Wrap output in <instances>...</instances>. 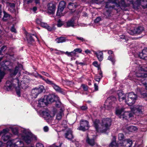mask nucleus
Wrapping results in <instances>:
<instances>
[{
	"instance_id": "12",
	"label": "nucleus",
	"mask_w": 147,
	"mask_h": 147,
	"mask_svg": "<svg viewBox=\"0 0 147 147\" xmlns=\"http://www.w3.org/2000/svg\"><path fill=\"white\" fill-rule=\"evenodd\" d=\"M47 84L52 85L53 88L56 91L63 94H65L64 90L60 88L59 86L54 83L53 81L50 80H48L47 81Z\"/></svg>"
},
{
	"instance_id": "59",
	"label": "nucleus",
	"mask_w": 147,
	"mask_h": 147,
	"mask_svg": "<svg viewBox=\"0 0 147 147\" xmlns=\"http://www.w3.org/2000/svg\"><path fill=\"white\" fill-rule=\"evenodd\" d=\"M61 102L59 101L58 102H56V106L58 107H60L61 105Z\"/></svg>"
},
{
	"instance_id": "32",
	"label": "nucleus",
	"mask_w": 147,
	"mask_h": 147,
	"mask_svg": "<svg viewBox=\"0 0 147 147\" xmlns=\"http://www.w3.org/2000/svg\"><path fill=\"white\" fill-rule=\"evenodd\" d=\"M26 38L28 43L30 45H31L32 42L34 41V40L32 38L31 34L27 35H26Z\"/></svg>"
},
{
	"instance_id": "15",
	"label": "nucleus",
	"mask_w": 147,
	"mask_h": 147,
	"mask_svg": "<svg viewBox=\"0 0 147 147\" xmlns=\"http://www.w3.org/2000/svg\"><path fill=\"white\" fill-rule=\"evenodd\" d=\"M110 3H114L115 6L117 7H119L120 6L125 7L126 6L125 3V0H121L120 2L119 0H108Z\"/></svg>"
},
{
	"instance_id": "54",
	"label": "nucleus",
	"mask_w": 147,
	"mask_h": 147,
	"mask_svg": "<svg viewBox=\"0 0 147 147\" xmlns=\"http://www.w3.org/2000/svg\"><path fill=\"white\" fill-rule=\"evenodd\" d=\"M93 64L95 67H97L98 70L100 69V67L98 64V62L97 61L94 62L93 63Z\"/></svg>"
},
{
	"instance_id": "46",
	"label": "nucleus",
	"mask_w": 147,
	"mask_h": 147,
	"mask_svg": "<svg viewBox=\"0 0 147 147\" xmlns=\"http://www.w3.org/2000/svg\"><path fill=\"white\" fill-rule=\"evenodd\" d=\"M54 97L53 98L54 99V101H56L57 102L60 101L59 98V97L57 95L54 94Z\"/></svg>"
},
{
	"instance_id": "17",
	"label": "nucleus",
	"mask_w": 147,
	"mask_h": 147,
	"mask_svg": "<svg viewBox=\"0 0 147 147\" xmlns=\"http://www.w3.org/2000/svg\"><path fill=\"white\" fill-rule=\"evenodd\" d=\"M119 97V100L121 102H124L125 103L127 98V94H125L121 91H119L118 92Z\"/></svg>"
},
{
	"instance_id": "19",
	"label": "nucleus",
	"mask_w": 147,
	"mask_h": 147,
	"mask_svg": "<svg viewBox=\"0 0 147 147\" xmlns=\"http://www.w3.org/2000/svg\"><path fill=\"white\" fill-rule=\"evenodd\" d=\"M48 11L50 14H53L55 11V6L53 3H50L47 5Z\"/></svg>"
},
{
	"instance_id": "37",
	"label": "nucleus",
	"mask_w": 147,
	"mask_h": 147,
	"mask_svg": "<svg viewBox=\"0 0 147 147\" xmlns=\"http://www.w3.org/2000/svg\"><path fill=\"white\" fill-rule=\"evenodd\" d=\"M65 54L67 55L68 56L72 57L75 56L76 54V53H75L74 51V50L70 52H69L68 51H66L65 53Z\"/></svg>"
},
{
	"instance_id": "2",
	"label": "nucleus",
	"mask_w": 147,
	"mask_h": 147,
	"mask_svg": "<svg viewBox=\"0 0 147 147\" xmlns=\"http://www.w3.org/2000/svg\"><path fill=\"white\" fill-rule=\"evenodd\" d=\"M19 82V80L18 78L14 79L13 81H10L8 80L6 82L5 86L8 91L11 90L14 88H15L17 94L20 97V92Z\"/></svg>"
},
{
	"instance_id": "34",
	"label": "nucleus",
	"mask_w": 147,
	"mask_h": 147,
	"mask_svg": "<svg viewBox=\"0 0 147 147\" xmlns=\"http://www.w3.org/2000/svg\"><path fill=\"white\" fill-rule=\"evenodd\" d=\"M127 129L129 132H133L137 131L138 128L136 126H130L127 127Z\"/></svg>"
},
{
	"instance_id": "14",
	"label": "nucleus",
	"mask_w": 147,
	"mask_h": 147,
	"mask_svg": "<svg viewBox=\"0 0 147 147\" xmlns=\"http://www.w3.org/2000/svg\"><path fill=\"white\" fill-rule=\"evenodd\" d=\"M9 130L8 129H3L0 132V135L3 134V135L2 136L1 139L4 141H5L8 140L11 137V135L8 133Z\"/></svg>"
},
{
	"instance_id": "30",
	"label": "nucleus",
	"mask_w": 147,
	"mask_h": 147,
	"mask_svg": "<svg viewBox=\"0 0 147 147\" xmlns=\"http://www.w3.org/2000/svg\"><path fill=\"white\" fill-rule=\"evenodd\" d=\"M65 2L63 1H62L59 3L58 8L60 10H63L65 7Z\"/></svg>"
},
{
	"instance_id": "41",
	"label": "nucleus",
	"mask_w": 147,
	"mask_h": 147,
	"mask_svg": "<svg viewBox=\"0 0 147 147\" xmlns=\"http://www.w3.org/2000/svg\"><path fill=\"white\" fill-rule=\"evenodd\" d=\"M124 136L122 134H118V139L120 141H123V142L124 140Z\"/></svg>"
},
{
	"instance_id": "62",
	"label": "nucleus",
	"mask_w": 147,
	"mask_h": 147,
	"mask_svg": "<svg viewBox=\"0 0 147 147\" xmlns=\"http://www.w3.org/2000/svg\"><path fill=\"white\" fill-rule=\"evenodd\" d=\"M43 129L44 131L45 132L48 131L49 129L48 127L47 126H45L44 127Z\"/></svg>"
},
{
	"instance_id": "57",
	"label": "nucleus",
	"mask_w": 147,
	"mask_h": 147,
	"mask_svg": "<svg viewBox=\"0 0 147 147\" xmlns=\"http://www.w3.org/2000/svg\"><path fill=\"white\" fill-rule=\"evenodd\" d=\"M36 147H44V146L42 143H38L36 144Z\"/></svg>"
},
{
	"instance_id": "22",
	"label": "nucleus",
	"mask_w": 147,
	"mask_h": 147,
	"mask_svg": "<svg viewBox=\"0 0 147 147\" xmlns=\"http://www.w3.org/2000/svg\"><path fill=\"white\" fill-rule=\"evenodd\" d=\"M121 146H123L125 147H131L132 144V142L131 140L129 139H128L124 140L123 142L121 143Z\"/></svg>"
},
{
	"instance_id": "4",
	"label": "nucleus",
	"mask_w": 147,
	"mask_h": 147,
	"mask_svg": "<svg viewBox=\"0 0 147 147\" xmlns=\"http://www.w3.org/2000/svg\"><path fill=\"white\" fill-rule=\"evenodd\" d=\"M129 2L132 5L133 8L135 9H138L140 5L144 9L147 8V1L146 0H132Z\"/></svg>"
},
{
	"instance_id": "52",
	"label": "nucleus",
	"mask_w": 147,
	"mask_h": 147,
	"mask_svg": "<svg viewBox=\"0 0 147 147\" xmlns=\"http://www.w3.org/2000/svg\"><path fill=\"white\" fill-rule=\"evenodd\" d=\"M74 51L76 53L77 52L78 53H81L82 52V50L80 48H77L75 49L74 50Z\"/></svg>"
},
{
	"instance_id": "21",
	"label": "nucleus",
	"mask_w": 147,
	"mask_h": 147,
	"mask_svg": "<svg viewBox=\"0 0 147 147\" xmlns=\"http://www.w3.org/2000/svg\"><path fill=\"white\" fill-rule=\"evenodd\" d=\"M65 137L68 140H71L74 138L72 131L70 129H67L65 135Z\"/></svg>"
},
{
	"instance_id": "10",
	"label": "nucleus",
	"mask_w": 147,
	"mask_h": 147,
	"mask_svg": "<svg viewBox=\"0 0 147 147\" xmlns=\"http://www.w3.org/2000/svg\"><path fill=\"white\" fill-rule=\"evenodd\" d=\"M89 127L88 122L85 120H82L80 121V126L78 129L83 131H85L88 129Z\"/></svg>"
},
{
	"instance_id": "29",
	"label": "nucleus",
	"mask_w": 147,
	"mask_h": 147,
	"mask_svg": "<svg viewBox=\"0 0 147 147\" xmlns=\"http://www.w3.org/2000/svg\"><path fill=\"white\" fill-rule=\"evenodd\" d=\"M5 75V70L2 67H0V82H1Z\"/></svg>"
},
{
	"instance_id": "56",
	"label": "nucleus",
	"mask_w": 147,
	"mask_h": 147,
	"mask_svg": "<svg viewBox=\"0 0 147 147\" xmlns=\"http://www.w3.org/2000/svg\"><path fill=\"white\" fill-rule=\"evenodd\" d=\"M101 20V18L99 17H97L94 20L95 23H97Z\"/></svg>"
},
{
	"instance_id": "35",
	"label": "nucleus",
	"mask_w": 147,
	"mask_h": 147,
	"mask_svg": "<svg viewBox=\"0 0 147 147\" xmlns=\"http://www.w3.org/2000/svg\"><path fill=\"white\" fill-rule=\"evenodd\" d=\"M56 41L57 43H62L66 41V39L64 37H61L57 38Z\"/></svg>"
},
{
	"instance_id": "51",
	"label": "nucleus",
	"mask_w": 147,
	"mask_h": 147,
	"mask_svg": "<svg viewBox=\"0 0 147 147\" xmlns=\"http://www.w3.org/2000/svg\"><path fill=\"white\" fill-rule=\"evenodd\" d=\"M101 78V77L100 76H95V79L96 80V81L99 82L100 81V79Z\"/></svg>"
},
{
	"instance_id": "60",
	"label": "nucleus",
	"mask_w": 147,
	"mask_h": 147,
	"mask_svg": "<svg viewBox=\"0 0 147 147\" xmlns=\"http://www.w3.org/2000/svg\"><path fill=\"white\" fill-rule=\"evenodd\" d=\"M80 108L82 110H85L87 109V107L86 105L82 106Z\"/></svg>"
},
{
	"instance_id": "3",
	"label": "nucleus",
	"mask_w": 147,
	"mask_h": 147,
	"mask_svg": "<svg viewBox=\"0 0 147 147\" xmlns=\"http://www.w3.org/2000/svg\"><path fill=\"white\" fill-rule=\"evenodd\" d=\"M124 109H117L115 113L116 115H118L123 120H129V119L133 116V113L131 111L126 112L124 110Z\"/></svg>"
},
{
	"instance_id": "45",
	"label": "nucleus",
	"mask_w": 147,
	"mask_h": 147,
	"mask_svg": "<svg viewBox=\"0 0 147 147\" xmlns=\"http://www.w3.org/2000/svg\"><path fill=\"white\" fill-rule=\"evenodd\" d=\"M63 10H60L58 8V10L57 13V16H63V15L62 13V12Z\"/></svg>"
},
{
	"instance_id": "47",
	"label": "nucleus",
	"mask_w": 147,
	"mask_h": 147,
	"mask_svg": "<svg viewBox=\"0 0 147 147\" xmlns=\"http://www.w3.org/2000/svg\"><path fill=\"white\" fill-rule=\"evenodd\" d=\"M120 37L121 39H125V41H127L128 40V38L127 36H125L124 35H120Z\"/></svg>"
},
{
	"instance_id": "26",
	"label": "nucleus",
	"mask_w": 147,
	"mask_h": 147,
	"mask_svg": "<svg viewBox=\"0 0 147 147\" xmlns=\"http://www.w3.org/2000/svg\"><path fill=\"white\" fill-rule=\"evenodd\" d=\"M44 117L46 119H51L52 117L51 116L50 114L46 111H43L42 112Z\"/></svg>"
},
{
	"instance_id": "44",
	"label": "nucleus",
	"mask_w": 147,
	"mask_h": 147,
	"mask_svg": "<svg viewBox=\"0 0 147 147\" xmlns=\"http://www.w3.org/2000/svg\"><path fill=\"white\" fill-rule=\"evenodd\" d=\"M108 59L110 60L113 65L114 64L115 61V58L112 56H109L108 58Z\"/></svg>"
},
{
	"instance_id": "58",
	"label": "nucleus",
	"mask_w": 147,
	"mask_h": 147,
	"mask_svg": "<svg viewBox=\"0 0 147 147\" xmlns=\"http://www.w3.org/2000/svg\"><path fill=\"white\" fill-rule=\"evenodd\" d=\"M11 31L12 32H13L15 33H16V29L13 26L11 27Z\"/></svg>"
},
{
	"instance_id": "25",
	"label": "nucleus",
	"mask_w": 147,
	"mask_h": 147,
	"mask_svg": "<svg viewBox=\"0 0 147 147\" xmlns=\"http://www.w3.org/2000/svg\"><path fill=\"white\" fill-rule=\"evenodd\" d=\"M75 22L74 19L72 18L70 20H69L66 22V27H74V26Z\"/></svg>"
},
{
	"instance_id": "6",
	"label": "nucleus",
	"mask_w": 147,
	"mask_h": 147,
	"mask_svg": "<svg viewBox=\"0 0 147 147\" xmlns=\"http://www.w3.org/2000/svg\"><path fill=\"white\" fill-rule=\"evenodd\" d=\"M23 134L22 138L28 144H30L33 139L31 133L28 130L24 129L22 130Z\"/></svg>"
},
{
	"instance_id": "55",
	"label": "nucleus",
	"mask_w": 147,
	"mask_h": 147,
	"mask_svg": "<svg viewBox=\"0 0 147 147\" xmlns=\"http://www.w3.org/2000/svg\"><path fill=\"white\" fill-rule=\"evenodd\" d=\"M81 86L83 88V90L85 91H87L88 90V86L84 84H82Z\"/></svg>"
},
{
	"instance_id": "5",
	"label": "nucleus",
	"mask_w": 147,
	"mask_h": 147,
	"mask_svg": "<svg viewBox=\"0 0 147 147\" xmlns=\"http://www.w3.org/2000/svg\"><path fill=\"white\" fill-rule=\"evenodd\" d=\"M139 69L138 71L136 72V76L143 79V81H141L142 83L143 82H146L145 78H147V73H143L142 72L147 71V67H145L144 65L140 66L139 67Z\"/></svg>"
},
{
	"instance_id": "16",
	"label": "nucleus",
	"mask_w": 147,
	"mask_h": 147,
	"mask_svg": "<svg viewBox=\"0 0 147 147\" xmlns=\"http://www.w3.org/2000/svg\"><path fill=\"white\" fill-rule=\"evenodd\" d=\"M47 104V102L44 97L43 99H40L38 101H36L35 105L38 108H39L44 107Z\"/></svg>"
},
{
	"instance_id": "53",
	"label": "nucleus",
	"mask_w": 147,
	"mask_h": 147,
	"mask_svg": "<svg viewBox=\"0 0 147 147\" xmlns=\"http://www.w3.org/2000/svg\"><path fill=\"white\" fill-rule=\"evenodd\" d=\"M76 38L78 40H80L82 42L85 41V40L83 37H80L76 36Z\"/></svg>"
},
{
	"instance_id": "36",
	"label": "nucleus",
	"mask_w": 147,
	"mask_h": 147,
	"mask_svg": "<svg viewBox=\"0 0 147 147\" xmlns=\"http://www.w3.org/2000/svg\"><path fill=\"white\" fill-rule=\"evenodd\" d=\"M19 69V67L16 66L14 70H12L11 71V75L12 76L16 75L18 73Z\"/></svg>"
},
{
	"instance_id": "48",
	"label": "nucleus",
	"mask_w": 147,
	"mask_h": 147,
	"mask_svg": "<svg viewBox=\"0 0 147 147\" xmlns=\"http://www.w3.org/2000/svg\"><path fill=\"white\" fill-rule=\"evenodd\" d=\"M63 25V23L60 19H59L58 21L57 24V26L58 27H61Z\"/></svg>"
},
{
	"instance_id": "40",
	"label": "nucleus",
	"mask_w": 147,
	"mask_h": 147,
	"mask_svg": "<svg viewBox=\"0 0 147 147\" xmlns=\"http://www.w3.org/2000/svg\"><path fill=\"white\" fill-rule=\"evenodd\" d=\"M63 111L61 110L59 112L57 113L56 116V119L58 120H59L61 119Z\"/></svg>"
},
{
	"instance_id": "49",
	"label": "nucleus",
	"mask_w": 147,
	"mask_h": 147,
	"mask_svg": "<svg viewBox=\"0 0 147 147\" xmlns=\"http://www.w3.org/2000/svg\"><path fill=\"white\" fill-rule=\"evenodd\" d=\"M36 22L37 24L40 25L42 23V20L40 18H37L36 20Z\"/></svg>"
},
{
	"instance_id": "50",
	"label": "nucleus",
	"mask_w": 147,
	"mask_h": 147,
	"mask_svg": "<svg viewBox=\"0 0 147 147\" xmlns=\"http://www.w3.org/2000/svg\"><path fill=\"white\" fill-rule=\"evenodd\" d=\"M40 73L43 75H45V76H47V77H51V76L49 74H48V73H47V72H45L44 71H40Z\"/></svg>"
},
{
	"instance_id": "18",
	"label": "nucleus",
	"mask_w": 147,
	"mask_h": 147,
	"mask_svg": "<svg viewBox=\"0 0 147 147\" xmlns=\"http://www.w3.org/2000/svg\"><path fill=\"white\" fill-rule=\"evenodd\" d=\"M43 91L42 89L40 88L33 89L31 91V94L32 97L35 98H36L38 95Z\"/></svg>"
},
{
	"instance_id": "64",
	"label": "nucleus",
	"mask_w": 147,
	"mask_h": 147,
	"mask_svg": "<svg viewBox=\"0 0 147 147\" xmlns=\"http://www.w3.org/2000/svg\"><path fill=\"white\" fill-rule=\"evenodd\" d=\"M76 63L77 65H84V63L83 62H80L78 61H76Z\"/></svg>"
},
{
	"instance_id": "43",
	"label": "nucleus",
	"mask_w": 147,
	"mask_h": 147,
	"mask_svg": "<svg viewBox=\"0 0 147 147\" xmlns=\"http://www.w3.org/2000/svg\"><path fill=\"white\" fill-rule=\"evenodd\" d=\"M117 145L115 141H112L109 146V147H117Z\"/></svg>"
},
{
	"instance_id": "1",
	"label": "nucleus",
	"mask_w": 147,
	"mask_h": 147,
	"mask_svg": "<svg viewBox=\"0 0 147 147\" xmlns=\"http://www.w3.org/2000/svg\"><path fill=\"white\" fill-rule=\"evenodd\" d=\"M111 121V119L108 118L102 119L101 122L96 119L94 122V125L97 132H105L109 129Z\"/></svg>"
},
{
	"instance_id": "61",
	"label": "nucleus",
	"mask_w": 147,
	"mask_h": 147,
	"mask_svg": "<svg viewBox=\"0 0 147 147\" xmlns=\"http://www.w3.org/2000/svg\"><path fill=\"white\" fill-rule=\"evenodd\" d=\"M6 49V46H4L1 48V50L2 51H4Z\"/></svg>"
},
{
	"instance_id": "9",
	"label": "nucleus",
	"mask_w": 147,
	"mask_h": 147,
	"mask_svg": "<svg viewBox=\"0 0 147 147\" xmlns=\"http://www.w3.org/2000/svg\"><path fill=\"white\" fill-rule=\"evenodd\" d=\"M144 30V28L143 27L139 26L128 30H127V32L131 35H134L136 34H140Z\"/></svg>"
},
{
	"instance_id": "20",
	"label": "nucleus",
	"mask_w": 147,
	"mask_h": 147,
	"mask_svg": "<svg viewBox=\"0 0 147 147\" xmlns=\"http://www.w3.org/2000/svg\"><path fill=\"white\" fill-rule=\"evenodd\" d=\"M138 56L141 59L147 60V48H144L142 52L139 53Z\"/></svg>"
},
{
	"instance_id": "28",
	"label": "nucleus",
	"mask_w": 147,
	"mask_h": 147,
	"mask_svg": "<svg viewBox=\"0 0 147 147\" xmlns=\"http://www.w3.org/2000/svg\"><path fill=\"white\" fill-rule=\"evenodd\" d=\"M86 142L88 144L91 146H94L95 144V142L94 139H90L88 136H87Z\"/></svg>"
},
{
	"instance_id": "11",
	"label": "nucleus",
	"mask_w": 147,
	"mask_h": 147,
	"mask_svg": "<svg viewBox=\"0 0 147 147\" xmlns=\"http://www.w3.org/2000/svg\"><path fill=\"white\" fill-rule=\"evenodd\" d=\"M108 2L106 3V6L105 7L106 8H108V9L106 10V11L104 15L106 16L107 18H109L112 15L111 13V9H116L115 8V6H111L110 5H109V4L111 3L109 2V1H108Z\"/></svg>"
},
{
	"instance_id": "33",
	"label": "nucleus",
	"mask_w": 147,
	"mask_h": 147,
	"mask_svg": "<svg viewBox=\"0 0 147 147\" xmlns=\"http://www.w3.org/2000/svg\"><path fill=\"white\" fill-rule=\"evenodd\" d=\"M77 7L76 4L74 3H69L68 8L70 10H72L74 9Z\"/></svg>"
},
{
	"instance_id": "13",
	"label": "nucleus",
	"mask_w": 147,
	"mask_h": 147,
	"mask_svg": "<svg viewBox=\"0 0 147 147\" xmlns=\"http://www.w3.org/2000/svg\"><path fill=\"white\" fill-rule=\"evenodd\" d=\"M144 107L142 105H137L131 108V112L134 113L141 114L143 113Z\"/></svg>"
},
{
	"instance_id": "31",
	"label": "nucleus",
	"mask_w": 147,
	"mask_h": 147,
	"mask_svg": "<svg viewBox=\"0 0 147 147\" xmlns=\"http://www.w3.org/2000/svg\"><path fill=\"white\" fill-rule=\"evenodd\" d=\"M40 26L42 27L47 29L48 31H51L53 30V28L50 27L46 23L42 22Z\"/></svg>"
},
{
	"instance_id": "39",
	"label": "nucleus",
	"mask_w": 147,
	"mask_h": 147,
	"mask_svg": "<svg viewBox=\"0 0 147 147\" xmlns=\"http://www.w3.org/2000/svg\"><path fill=\"white\" fill-rule=\"evenodd\" d=\"M35 77H39V78H41V79H42L43 80H44L47 83V81L48 80H49V79L47 78H44L41 75L38 74V73H37L36 74V75L35 76Z\"/></svg>"
},
{
	"instance_id": "63",
	"label": "nucleus",
	"mask_w": 147,
	"mask_h": 147,
	"mask_svg": "<svg viewBox=\"0 0 147 147\" xmlns=\"http://www.w3.org/2000/svg\"><path fill=\"white\" fill-rule=\"evenodd\" d=\"M33 0H24L25 3H26L27 4L31 3L32 2Z\"/></svg>"
},
{
	"instance_id": "38",
	"label": "nucleus",
	"mask_w": 147,
	"mask_h": 147,
	"mask_svg": "<svg viewBox=\"0 0 147 147\" xmlns=\"http://www.w3.org/2000/svg\"><path fill=\"white\" fill-rule=\"evenodd\" d=\"M4 16L3 19L4 20L6 21L9 19L10 17V15L5 11H3Z\"/></svg>"
},
{
	"instance_id": "8",
	"label": "nucleus",
	"mask_w": 147,
	"mask_h": 147,
	"mask_svg": "<svg viewBox=\"0 0 147 147\" xmlns=\"http://www.w3.org/2000/svg\"><path fill=\"white\" fill-rule=\"evenodd\" d=\"M117 101L116 98L114 96H111L108 97L107 99L105 104V107L109 109L111 106Z\"/></svg>"
},
{
	"instance_id": "27",
	"label": "nucleus",
	"mask_w": 147,
	"mask_h": 147,
	"mask_svg": "<svg viewBox=\"0 0 147 147\" xmlns=\"http://www.w3.org/2000/svg\"><path fill=\"white\" fill-rule=\"evenodd\" d=\"M95 54L96 55L99 61H101L103 59V53L102 51H98L96 52Z\"/></svg>"
},
{
	"instance_id": "7",
	"label": "nucleus",
	"mask_w": 147,
	"mask_h": 147,
	"mask_svg": "<svg viewBox=\"0 0 147 147\" xmlns=\"http://www.w3.org/2000/svg\"><path fill=\"white\" fill-rule=\"evenodd\" d=\"M137 98V95L134 92L129 93L127 94L125 103L129 106H131L135 103Z\"/></svg>"
},
{
	"instance_id": "42",
	"label": "nucleus",
	"mask_w": 147,
	"mask_h": 147,
	"mask_svg": "<svg viewBox=\"0 0 147 147\" xmlns=\"http://www.w3.org/2000/svg\"><path fill=\"white\" fill-rule=\"evenodd\" d=\"M12 132L15 135H17L18 133V127L13 128L12 129Z\"/></svg>"
},
{
	"instance_id": "24",
	"label": "nucleus",
	"mask_w": 147,
	"mask_h": 147,
	"mask_svg": "<svg viewBox=\"0 0 147 147\" xmlns=\"http://www.w3.org/2000/svg\"><path fill=\"white\" fill-rule=\"evenodd\" d=\"M54 94H49L48 96H44L46 101L47 102V104L49 103L53 102L54 98Z\"/></svg>"
},
{
	"instance_id": "23",
	"label": "nucleus",
	"mask_w": 147,
	"mask_h": 147,
	"mask_svg": "<svg viewBox=\"0 0 147 147\" xmlns=\"http://www.w3.org/2000/svg\"><path fill=\"white\" fill-rule=\"evenodd\" d=\"M6 3L7 7H8L9 11L11 12H13L15 11V4L14 3L6 2Z\"/></svg>"
}]
</instances>
